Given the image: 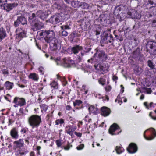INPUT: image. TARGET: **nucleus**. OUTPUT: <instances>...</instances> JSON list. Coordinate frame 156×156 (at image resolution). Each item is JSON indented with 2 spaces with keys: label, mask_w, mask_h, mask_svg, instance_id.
Masks as SVG:
<instances>
[{
  "label": "nucleus",
  "mask_w": 156,
  "mask_h": 156,
  "mask_svg": "<svg viewBox=\"0 0 156 156\" xmlns=\"http://www.w3.org/2000/svg\"><path fill=\"white\" fill-rule=\"evenodd\" d=\"M153 59L152 60H148L147 61V65L151 70H154L155 69V65L153 62Z\"/></svg>",
  "instance_id": "a878e982"
},
{
  "label": "nucleus",
  "mask_w": 156,
  "mask_h": 156,
  "mask_svg": "<svg viewBox=\"0 0 156 156\" xmlns=\"http://www.w3.org/2000/svg\"><path fill=\"white\" fill-rule=\"evenodd\" d=\"M61 140H56V142L58 147H59L62 145Z\"/></svg>",
  "instance_id": "a18cd8bd"
},
{
  "label": "nucleus",
  "mask_w": 156,
  "mask_h": 156,
  "mask_svg": "<svg viewBox=\"0 0 156 156\" xmlns=\"http://www.w3.org/2000/svg\"><path fill=\"white\" fill-rule=\"evenodd\" d=\"M127 14L129 16V17L133 19H140L141 15L137 12L134 9H130L127 12Z\"/></svg>",
  "instance_id": "9d476101"
},
{
  "label": "nucleus",
  "mask_w": 156,
  "mask_h": 156,
  "mask_svg": "<svg viewBox=\"0 0 156 156\" xmlns=\"http://www.w3.org/2000/svg\"><path fill=\"white\" fill-rule=\"evenodd\" d=\"M20 149H19L18 151H16L15 152V155L16 156H20Z\"/></svg>",
  "instance_id": "69168bd1"
},
{
  "label": "nucleus",
  "mask_w": 156,
  "mask_h": 156,
  "mask_svg": "<svg viewBox=\"0 0 156 156\" xmlns=\"http://www.w3.org/2000/svg\"><path fill=\"white\" fill-rule=\"evenodd\" d=\"M98 82L100 84L103 86L105 83L106 80L104 78H101L98 80Z\"/></svg>",
  "instance_id": "79ce46f5"
},
{
  "label": "nucleus",
  "mask_w": 156,
  "mask_h": 156,
  "mask_svg": "<svg viewBox=\"0 0 156 156\" xmlns=\"http://www.w3.org/2000/svg\"><path fill=\"white\" fill-rule=\"evenodd\" d=\"M7 2V0H0V5L1 7L4 5V4H5Z\"/></svg>",
  "instance_id": "8fccbe9b"
},
{
  "label": "nucleus",
  "mask_w": 156,
  "mask_h": 156,
  "mask_svg": "<svg viewBox=\"0 0 156 156\" xmlns=\"http://www.w3.org/2000/svg\"><path fill=\"white\" fill-rule=\"evenodd\" d=\"M138 148L136 145L133 143H131L127 148L128 152L130 154L136 153L137 151Z\"/></svg>",
  "instance_id": "4468645a"
},
{
  "label": "nucleus",
  "mask_w": 156,
  "mask_h": 156,
  "mask_svg": "<svg viewBox=\"0 0 156 156\" xmlns=\"http://www.w3.org/2000/svg\"><path fill=\"white\" fill-rule=\"evenodd\" d=\"M72 147V145H70L69 143L68 144L66 147H64V149L66 150H68L70 147Z\"/></svg>",
  "instance_id": "4d7b16f0"
},
{
  "label": "nucleus",
  "mask_w": 156,
  "mask_h": 156,
  "mask_svg": "<svg viewBox=\"0 0 156 156\" xmlns=\"http://www.w3.org/2000/svg\"><path fill=\"white\" fill-rule=\"evenodd\" d=\"M101 40L100 43L101 44V45L102 46H104V45H103V44L106 43V40Z\"/></svg>",
  "instance_id": "774afa93"
},
{
  "label": "nucleus",
  "mask_w": 156,
  "mask_h": 156,
  "mask_svg": "<svg viewBox=\"0 0 156 156\" xmlns=\"http://www.w3.org/2000/svg\"><path fill=\"white\" fill-rule=\"evenodd\" d=\"M95 50L96 52L93 56L88 60L87 61L94 64V66L95 69H100L103 74L105 73L108 71L110 66L108 63H103L107 60V55L104 50L100 49L99 48L97 47Z\"/></svg>",
  "instance_id": "f257e3e1"
},
{
  "label": "nucleus",
  "mask_w": 156,
  "mask_h": 156,
  "mask_svg": "<svg viewBox=\"0 0 156 156\" xmlns=\"http://www.w3.org/2000/svg\"><path fill=\"white\" fill-rule=\"evenodd\" d=\"M92 66H91L90 68L87 67L84 68V71L85 73H87L89 74L91 73L92 72Z\"/></svg>",
  "instance_id": "58836bf2"
},
{
  "label": "nucleus",
  "mask_w": 156,
  "mask_h": 156,
  "mask_svg": "<svg viewBox=\"0 0 156 156\" xmlns=\"http://www.w3.org/2000/svg\"><path fill=\"white\" fill-rule=\"evenodd\" d=\"M115 150L117 154H120L123 152V150L124 149L122 147L117 146L115 147Z\"/></svg>",
  "instance_id": "72a5a7b5"
},
{
  "label": "nucleus",
  "mask_w": 156,
  "mask_h": 156,
  "mask_svg": "<svg viewBox=\"0 0 156 156\" xmlns=\"http://www.w3.org/2000/svg\"><path fill=\"white\" fill-rule=\"evenodd\" d=\"M151 51V54L155 55H156V48L154 49H152Z\"/></svg>",
  "instance_id": "de8ad7c7"
},
{
  "label": "nucleus",
  "mask_w": 156,
  "mask_h": 156,
  "mask_svg": "<svg viewBox=\"0 0 156 156\" xmlns=\"http://www.w3.org/2000/svg\"><path fill=\"white\" fill-rule=\"evenodd\" d=\"M88 110L90 112L92 113L96 114L97 113L98 108L94 106H91L89 107Z\"/></svg>",
  "instance_id": "7c9ffc66"
},
{
  "label": "nucleus",
  "mask_w": 156,
  "mask_h": 156,
  "mask_svg": "<svg viewBox=\"0 0 156 156\" xmlns=\"http://www.w3.org/2000/svg\"><path fill=\"white\" fill-rule=\"evenodd\" d=\"M83 50V47L79 45H76L73 47L71 48V51L72 53H73L75 54H77L79 51Z\"/></svg>",
  "instance_id": "aec40b11"
},
{
  "label": "nucleus",
  "mask_w": 156,
  "mask_h": 156,
  "mask_svg": "<svg viewBox=\"0 0 156 156\" xmlns=\"http://www.w3.org/2000/svg\"><path fill=\"white\" fill-rule=\"evenodd\" d=\"M24 143L23 139H20L18 140L15 141L13 142V149L16 150L17 148L20 149L24 146Z\"/></svg>",
  "instance_id": "ddd939ff"
},
{
  "label": "nucleus",
  "mask_w": 156,
  "mask_h": 156,
  "mask_svg": "<svg viewBox=\"0 0 156 156\" xmlns=\"http://www.w3.org/2000/svg\"><path fill=\"white\" fill-rule=\"evenodd\" d=\"M20 24L22 25L27 24L26 19L25 17L22 16H17L16 20L14 22V26L15 27H17Z\"/></svg>",
  "instance_id": "0eeeda50"
},
{
  "label": "nucleus",
  "mask_w": 156,
  "mask_h": 156,
  "mask_svg": "<svg viewBox=\"0 0 156 156\" xmlns=\"http://www.w3.org/2000/svg\"><path fill=\"white\" fill-rule=\"evenodd\" d=\"M2 73L4 74H8L9 72L8 70L6 69H4L2 70Z\"/></svg>",
  "instance_id": "5fc2aeb1"
},
{
  "label": "nucleus",
  "mask_w": 156,
  "mask_h": 156,
  "mask_svg": "<svg viewBox=\"0 0 156 156\" xmlns=\"http://www.w3.org/2000/svg\"><path fill=\"white\" fill-rule=\"evenodd\" d=\"M51 59L54 60L57 65H61L65 67L70 68L76 66V65L74 61L68 60L66 58L61 60L59 57L55 58L52 56L50 58ZM77 63L76 65H77Z\"/></svg>",
  "instance_id": "f03ea898"
},
{
  "label": "nucleus",
  "mask_w": 156,
  "mask_h": 156,
  "mask_svg": "<svg viewBox=\"0 0 156 156\" xmlns=\"http://www.w3.org/2000/svg\"><path fill=\"white\" fill-rule=\"evenodd\" d=\"M70 4L72 7L75 8L81 7L82 8L85 9L88 7V5L86 3H82L76 0L72 1Z\"/></svg>",
  "instance_id": "6e6552de"
},
{
  "label": "nucleus",
  "mask_w": 156,
  "mask_h": 156,
  "mask_svg": "<svg viewBox=\"0 0 156 156\" xmlns=\"http://www.w3.org/2000/svg\"><path fill=\"white\" fill-rule=\"evenodd\" d=\"M28 130V128L27 127L22 128L21 129L20 132L22 134H23L25 133Z\"/></svg>",
  "instance_id": "37998d69"
},
{
  "label": "nucleus",
  "mask_w": 156,
  "mask_h": 156,
  "mask_svg": "<svg viewBox=\"0 0 156 156\" xmlns=\"http://www.w3.org/2000/svg\"><path fill=\"white\" fill-rule=\"evenodd\" d=\"M61 27L62 29H70L69 26L67 25H63Z\"/></svg>",
  "instance_id": "bf43d9fd"
},
{
  "label": "nucleus",
  "mask_w": 156,
  "mask_h": 156,
  "mask_svg": "<svg viewBox=\"0 0 156 156\" xmlns=\"http://www.w3.org/2000/svg\"><path fill=\"white\" fill-rule=\"evenodd\" d=\"M56 76L57 79L58 80H60L61 81L62 80H64V78L60 76L58 74H57L56 75Z\"/></svg>",
  "instance_id": "052dcab7"
},
{
  "label": "nucleus",
  "mask_w": 156,
  "mask_h": 156,
  "mask_svg": "<svg viewBox=\"0 0 156 156\" xmlns=\"http://www.w3.org/2000/svg\"><path fill=\"white\" fill-rule=\"evenodd\" d=\"M36 16V14H35L33 13L30 16L29 18L30 20H35Z\"/></svg>",
  "instance_id": "c03bdc74"
},
{
  "label": "nucleus",
  "mask_w": 156,
  "mask_h": 156,
  "mask_svg": "<svg viewBox=\"0 0 156 156\" xmlns=\"http://www.w3.org/2000/svg\"><path fill=\"white\" fill-rule=\"evenodd\" d=\"M147 45H149V48L151 49H154L156 48V42L152 41H147Z\"/></svg>",
  "instance_id": "c756f323"
},
{
  "label": "nucleus",
  "mask_w": 156,
  "mask_h": 156,
  "mask_svg": "<svg viewBox=\"0 0 156 156\" xmlns=\"http://www.w3.org/2000/svg\"><path fill=\"white\" fill-rule=\"evenodd\" d=\"M100 21L101 23L104 24L106 22V19L105 17H103L102 19H100Z\"/></svg>",
  "instance_id": "6e6d98bb"
},
{
  "label": "nucleus",
  "mask_w": 156,
  "mask_h": 156,
  "mask_svg": "<svg viewBox=\"0 0 156 156\" xmlns=\"http://www.w3.org/2000/svg\"><path fill=\"white\" fill-rule=\"evenodd\" d=\"M41 38L44 39H54L56 38L55 34L53 30H43L39 33Z\"/></svg>",
  "instance_id": "39448f33"
},
{
  "label": "nucleus",
  "mask_w": 156,
  "mask_h": 156,
  "mask_svg": "<svg viewBox=\"0 0 156 156\" xmlns=\"http://www.w3.org/2000/svg\"><path fill=\"white\" fill-rule=\"evenodd\" d=\"M75 130V129L73 128L71 126L69 125L66 127V133L72 136L73 135V132Z\"/></svg>",
  "instance_id": "5701e85b"
},
{
  "label": "nucleus",
  "mask_w": 156,
  "mask_h": 156,
  "mask_svg": "<svg viewBox=\"0 0 156 156\" xmlns=\"http://www.w3.org/2000/svg\"><path fill=\"white\" fill-rule=\"evenodd\" d=\"M77 36V34L76 33L74 32L71 33L70 35V38L72 39H73L76 36Z\"/></svg>",
  "instance_id": "09e8293b"
},
{
  "label": "nucleus",
  "mask_w": 156,
  "mask_h": 156,
  "mask_svg": "<svg viewBox=\"0 0 156 156\" xmlns=\"http://www.w3.org/2000/svg\"><path fill=\"white\" fill-rule=\"evenodd\" d=\"M28 123L32 128L37 127L41 122L40 116L37 115H33L28 118Z\"/></svg>",
  "instance_id": "7ed1b4c3"
},
{
  "label": "nucleus",
  "mask_w": 156,
  "mask_h": 156,
  "mask_svg": "<svg viewBox=\"0 0 156 156\" xmlns=\"http://www.w3.org/2000/svg\"><path fill=\"white\" fill-rule=\"evenodd\" d=\"M48 43H50V48L52 51L59 50L61 48L60 40H45Z\"/></svg>",
  "instance_id": "20e7f679"
},
{
  "label": "nucleus",
  "mask_w": 156,
  "mask_h": 156,
  "mask_svg": "<svg viewBox=\"0 0 156 156\" xmlns=\"http://www.w3.org/2000/svg\"><path fill=\"white\" fill-rule=\"evenodd\" d=\"M120 129L119 126L116 123H114L111 126L109 129V132L112 135H116L117 133H114L116 130ZM121 131L117 133V134H119L120 133Z\"/></svg>",
  "instance_id": "2eb2a0df"
},
{
  "label": "nucleus",
  "mask_w": 156,
  "mask_h": 156,
  "mask_svg": "<svg viewBox=\"0 0 156 156\" xmlns=\"http://www.w3.org/2000/svg\"><path fill=\"white\" fill-rule=\"evenodd\" d=\"M98 28L99 29L98 30H97L95 31L96 35H98L100 34L101 29V28H99V27H98Z\"/></svg>",
  "instance_id": "864d4df0"
},
{
  "label": "nucleus",
  "mask_w": 156,
  "mask_h": 156,
  "mask_svg": "<svg viewBox=\"0 0 156 156\" xmlns=\"http://www.w3.org/2000/svg\"><path fill=\"white\" fill-rule=\"evenodd\" d=\"M18 4L16 3L4 4L2 6L3 9L7 12H9L18 5Z\"/></svg>",
  "instance_id": "f8f14e48"
},
{
  "label": "nucleus",
  "mask_w": 156,
  "mask_h": 156,
  "mask_svg": "<svg viewBox=\"0 0 156 156\" xmlns=\"http://www.w3.org/2000/svg\"><path fill=\"white\" fill-rule=\"evenodd\" d=\"M144 105L146 107V108L147 109H149L152 107L154 108L155 106H156V104H154L153 103L151 102L150 104L149 105L148 104L147 102H144Z\"/></svg>",
  "instance_id": "2f4dec72"
},
{
  "label": "nucleus",
  "mask_w": 156,
  "mask_h": 156,
  "mask_svg": "<svg viewBox=\"0 0 156 156\" xmlns=\"http://www.w3.org/2000/svg\"><path fill=\"white\" fill-rule=\"evenodd\" d=\"M29 78L32 79L34 81H37L38 79V76L36 73H31L29 76Z\"/></svg>",
  "instance_id": "473e14b6"
},
{
  "label": "nucleus",
  "mask_w": 156,
  "mask_h": 156,
  "mask_svg": "<svg viewBox=\"0 0 156 156\" xmlns=\"http://www.w3.org/2000/svg\"><path fill=\"white\" fill-rule=\"evenodd\" d=\"M20 155H25L28 152V151L25 150L24 149H20Z\"/></svg>",
  "instance_id": "a19ab883"
},
{
  "label": "nucleus",
  "mask_w": 156,
  "mask_h": 156,
  "mask_svg": "<svg viewBox=\"0 0 156 156\" xmlns=\"http://www.w3.org/2000/svg\"><path fill=\"white\" fill-rule=\"evenodd\" d=\"M84 147V145L83 144H81L78 146L76 147V149L78 150H80L83 149Z\"/></svg>",
  "instance_id": "3c124183"
},
{
  "label": "nucleus",
  "mask_w": 156,
  "mask_h": 156,
  "mask_svg": "<svg viewBox=\"0 0 156 156\" xmlns=\"http://www.w3.org/2000/svg\"><path fill=\"white\" fill-rule=\"evenodd\" d=\"M81 25L82 30L85 31L89 29L90 27V23L88 22H87L83 23Z\"/></svg>",
  "instance_id": "bb28decb"
},
{
  "label": "nucleus",
  "mask_w": 156,
  "mask_h": 156,
  "mask_svg": "<svg viewBox=\"0 0 156 156\" xmlns=\"http://www.w3.org/2000/svg\"><path fill=\"white\" fill-rule=\"evenodd\" d=\"M146 90V92L148 94H150L151 92H152V90L151 89V88H145Z\"/></svg>",
  "instance_id": "338daca9"
},
{
  "label": "nucleus",
  "mask_w": 156,
  "mask_h": 156,
  "mask_svg": "<svg viewBox=\"0 0 156 156\" xmlns=\"http://www.w3.org/2000/svg\"><path fill=\"white\" fill-rule=\"evenodd\" d=\"M102 115L106 116L108 115L110 113L111 111L110 109L107 107L103 106L101 108Z\"/></svg>",
  "instance_id": "a211bd4d"
},
{
  "label": "nucleus",
  "mask_w": 156,
  "mask_h": 156,
  "mask_svg": "<svg viewBox=\"0 0 156 156\" xmlns=\"http://www.w3.org/2000/svg\"><path fill=\"white\" fill-rule=\"evenodd\" d=\"M54 2V5H63V2L62 0H53Z\"/></svg>",
  "instance_id": "e433bc0d"
},
{
  "label": "nucleus",
  "mask_w": 156,
  "mask_h": 156,
  "mask_svg": "<svg viewBox=\"0 0 156 156\" xmlns=\"http://www.w3.org/2000/svg\"><path fill=\"white\" fill-rule=\"evenodd\" d=\"M41 111L42 112L43 111H44L45 112H46L48 109V106L44 104L42 105L41 106Z\"/></svg>",
  "instance_id": "ea45409f"
},
{
  "label": "nucleus",
  "mask_w": 156,
  "mask_h": 156,
  "mask_svg": "<svg viewBox=\"0 0 156 156\" xmlns=\"http://www.w3.org/2000/svg\"><path fill=\"white\" fill-rule=\"evenodd\" d=\"M62 20V16L60 14H57L51 16L49 20V21L53 24L58 23Z\"/></svg>",
  "instance_id": "1a4fd4ad"
},
{
  "label": "nucleus",
  "mask_w": 156,
  "mask_h": 156,
  "mask_svg": "<svg viewBox=\"0 0 156 156\" xmlns=\"http://www.w3.org/2000/svg\"><path fill=\"white\" fill-rule=\"evenodd\" d=\"M44 23L40 21H37L31 25V28L34 31H37L44 27Z\"/></svg>",
  "instance_id": "9b49d317"
},
{
  "label": "nucleus",
  "mask_w": 156,
  "mask_h": 156,
  "mask_svg": "<svg viewBox=\"0 0 156 156\" xmlns=\"http://www.w3.org/2000/svg\"><path fill=\"white\" fill-rule=\"evenodd\" d=\"M13 103H17L20 106H24L26 104L24 98H19L17 97L14 98L13 101Z\"/></svg>",
  "instance_id": "dca6fc26"
},
{
  "label": "nucleus",
  "mask_w": 156,
  "mask_h": 156,
  "mask_svg": "<svg viewBox=\"0 0 156 156\" xmlns=\"http://www.w3.org/2000/svg\"><path fill=\"white\" fill-rule=\"evenodd\" d=\"M58 9H61L63 5H54Z\"/></svg>",
  "instance_id": "13d9d810"
},
{
  "label": "nucleus",
  "mask_w": 156,
  "mask_h": 156,
  "mask_svg": "<svg viewBox=\"0 0 156 156\" xmlns=\"http://www.w3.org/2000/svg\"><path fill=\"white\" fill-rule=\"evenodd\" d=\"M82 102L80 100H76L73 102V105L76 109H80L82 108V107L80 106L78 107V106H80L82 105Z\"/></svg>",
  "instance_id": "b1692460"
},
{
  "label": "nucleus",
  "mask_w": 156,
  "mask_h": 156,
  "mask_svg": "<svg viewBox=\"0 0 156 156\" xmlns=\"http://www.w3.org/2000/svg\"><path fill=\"white\" fill-rule=\"evenodd\" d=\"M102 39H107L108 38L111 39L113 38L112 36L109 33H107V32L104 31L101 35Z\"/></svg>",
  "instance_id": "393cba45"
},
{
  "label": "nucleus",
  "mask_w": 156,
  "mask_h": 156,
  "mask_svg": "<svg viewBox=\"0 0 156 156\" xmlns=\"http://www.w3.org/2000/svg\"><path fill=\"white\" fill-rule=\"evenodd\" d=\"M5 86L7 90H10L12 89L13 86V83L8 81H7L5 84Z\"/></svg>",
  "instance_id": "c85d7f7f"
},
{
  "label": "nucleus",
  "mask_w": 156,
  "mask_h": 156,
  "mask_svg": "<svg viewBox=\"0 0 156 156\" xmlns=\"http://www.w3.org/2000/svg\"><path fill=\"white\" fill-rule=\"evenodd\" d=\"M68 33L65 30H63L62 32V36H66L67 35Z\"/></svg>",
  "instance_id": "680f3d73"
},
{
  "label": "nucleus",
  "mask_w": 156,
  "mask_h": 156,
  "mask_svg": "<svg viewBox=\"0 0 156 156\" xmlns=\"http://www.w3.org/2000/svg\"><path fill=\"white\" fill-rule=\"evenodd\" d=\"M91 49V48H84V49L83 48V50H82L81 52V56H79L78 57H77V60L78 62H80L81 60V57L83 56L86 55L87 53L89 52Z\"/></svg>",
  "instance_id": "f3484780"
},
{
  "label": "nucleus",
  "mask_w": 156,
  "mask_h": 156,
  "mask_svg": "<svg viewBox=\"0 0 156 156\" xmlns=\"http://www.w3.org/2000/svg\"><path fill=\"white\" fill-rule=\"evenodd\" d=\"M36 16L39 17L41 19L44 20L46 18L47 16L45 13L41 10H39L36 13Z\"/></svg>",
  "instance_id": "412c9836"
},
{
  "label": "nucleus",
  "mask_w": 156,
  "mask_h": 156,
  "mask_svg": "<svg viewBox=\"0 0 156 156\" xmlns=\"http://www.w3.org/2000/svg\"><path fill=\"white\" fill-rule=\"evenodd\" d=\"M132 57L136 61L143 62V55L140 53V49L138 47L133 52Z\"/></svg>",
  "instance_id": "423d86ee"
},
{
  "label": "nucleus",
  "mask_w": 156,
  "mask_h": 156,
  "mask_svg": "<svg viewBox=\"0 0 156 156\" xmlns=\"http://www.w3.org/2000/svg\"><path fill=\"white\" fill-rule=\"evenodd\" d=\"M74 134L79 137H80L82 136V134L79 132H77L76 131L74 132Z\"/></svg>",
  "instance_id": "0e129e2a"
},
{
  "label": "nucleus",
  "mask_w": 156,
  "mask_h": 156,
  "mask_svg": "<svg viewBox=\"0 0 156 156\" xmlns=\"http://www.w3.org/2000/svg\"><path fill=\"white\" fill-rule=\"evenodd\" d=\"M51 87H53L55 89L58 88V83L55 81H53L52 83L50 84Z\"/></svg>",
  "instance_id": "4c0bfd02"
},
{
  "label": "nucleus",
  "mask_w": 156,
  "mask_h": 156,
  "mask_svg": "<svg viewBox=\"0 0 156 156\" xmlns=\"http://www.w3.org/2000/svg\"><path fill=\"white\" fill-rule=\"evenodd\" d=\"M39 72L41 74L43 75L44 74V68L42 66H40L38 69Z\"/></svg>",
  "instance_id": "49530a36"
},
{
  "label": "nucleus",
  "mask_w": 156,
  "mask_h": 156,
  "mask_svg": "<svg viewBox=\"0 0 156 156\" xmlns=\"http://www.w3.org/2000/svg\"><path fill=\"white\" fill-rule=\"evenodd\" d=\"M149 3L151 5H156V0H150L148 1Z\"/></svg>",
  "instance_id": "603ef678"
},
{
  "label": "nucleus",
  "mask_w": 156,
  "mask_h": 156,
  "mask_svg": "<svg viewBox=\"0 0 156 156\" xmlns=\"http://www.w3.org/2000/svg\"><path fill=\"white\" fill-rule=\"evenodd\" d=\"M10 134L12 137L15 139H16L18 138V132L16 128H14L11 130Z\"/></svg>",
  "instance_id": "4be33fe9"
},
{
  "label": "nucleus",
  "mask_w": 156,
  "mask_h": 156,
  "mask_svg": "<svg viewBox=\"0 0 156 156\" xmlns=\"http://www.w3.org/2000/svg\"><path fill=\"white\" fill-rule=\"evenodd\" d=\"M26 33L23 32H21L19 33L17 35V36H16V38L18 37L19 39H21L24 38L26 37Z\"/></svg>",
  "instance_id": "c9c22d12"
},
{
  "label": "nucleus",
  "mask_w": 156,
  "mask_h": 156,
  "mask_svg": "<svg viewBox=\"0 0 156 156\" xmlns=\"http://www.w3.org/2000/svg\"><path fill=\"white\" fill-rule=\"evenodd\" d=\"M85 44L86 45L84 46V48H91V45L90 40H86Z\"/></svg>",
  "instance_id": "f704fd0d"
},
{
  "label": "nucleus",
  "mask_w": 156,
  "mask_h": 156,
  "mask_svg": "<svg viewBox=\"0 0 156 156\" xmlns=\"http://www.w3.org/2000/svg\"><path fill=\"white\" fill-rule=\"evenodd\" d=\"M6 36V31L2 27L0 28V39L5 38Z\"/></svg>",
  "instance_id": "cd10ccee"
},
{
  "label": "nucleus",
  "mask_w": 156,
  "mask_h": 156,
  "mask_svg": "<svg viewBox=\"0 0 156 156\" xmlns=\"http://www.w3.org/2000/svg\"><path fill=\"white\" fill-rule=\"evenodd\" d=\"M111 89V87L110 85H108L105 88V89L106 91H109Z\"/></svg>",
  "instance_id": "e2e57ef3"
},
{
  "label": "nucleus",
  "mask_w": 156,
  "mask_h": 156,
  "mask_svg": "<svg viewBox=\"0 0 156 156\" xmlns=\"http://www.w3.org/2000/svg\"><path fill=\"white\" fill-rule=\"evenodd\" d=\"M148 130H150L152 131V134L154 136H150L149 137H147L145 135V132L147 131H146L144 132V138L147 140H150L154 139L156 136V132L155 129L153 128H151Z\"/></svg>",
  "instance_id": "6ab92c4d"
}]
</instances>
